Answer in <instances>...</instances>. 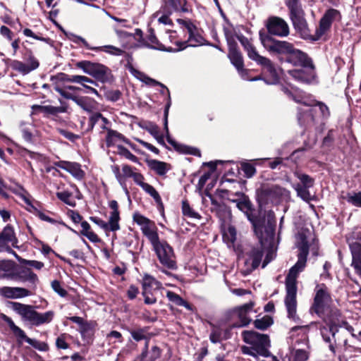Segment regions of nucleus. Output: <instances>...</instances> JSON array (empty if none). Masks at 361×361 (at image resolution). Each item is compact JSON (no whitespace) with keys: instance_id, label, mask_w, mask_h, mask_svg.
Returning <instances> with one entry per match:
<instances>
[{"instance_id":"c9c22d12","label":"nucleus","mask_w":361,"mask_h":361,"mask_svg":"<svg viewBox=\"0 0 361 361\" xmlns=\"http://www.w3.org/2000/svg\"><path fill=\"white\" fill-rule=\"evenodd\" d=\"M75 104L87 112L92 113L96 109L97 102L89 97L78 96L75 98Z\"/></svg>"},{"instance_id":"3c124183","label":"nucleus","mask_w":361,"mask_h":361,"mask_svg":"<svg viewBox=\"0 0 361 361\" xmlns=\"http://www.w3.org/2000/svg\"><path fill=\"white\" fill-rule=\"evenodd\" d=\"M94 50L99 51H104L106 53L110 54L111 55H115V56H121L123 53V51L122 49H121L118 47H116L114 46H112V45L94 47Z\"/></svg>"},{"instance_id":"423d86ee","label":"nucleus","mask_w":361,"mask_h":361,"mask_svg":"<svg viewBox=\"0 0 361 361\" xmlns=\"http://www.w3.org/2000/svg\"><path fill=\"white\" fill-rule=\"evenodd\" d=\"M285 4L288 8L290 19L294 28L303 39H309L310 32L300 0H285Z\"/></svg>"},{"instance_id":"bb28decb","label":"nucleus","mask_w":361,"mask_h":361,"mask_svg":"<svg viewBox=\"0 0 361 361\" xmlns=\"http://www.w3.org/2000/svg\"><path fill=\"white\" fill-rule=\"evenodd\" d=\"M64 80L66 82L80 84L87 90V92H90L97 96H99L98 91L95 88L87 85L90 84L93 85H97V83L94 80L87 76L78 75H66Z\"/></svg>"},{"instance_id":"58836bf2","label":"nucleus","mask_w":361,"mask_h":361,"mask_svg":"<svg viewBox=\"0 0 361 361\" xmlns=\"http://www.w3.org/2000/svg\"><path fill=\"white\" fill-rule=\"evenodd\" d=\"M32 109L35 111L44 113L45 114L56 115L59 113H63L66 111V108L62 106H54L51 105L47 106H32Z\"/></svg>"},{"instance_id":"dca6fc26","label":"nucleus","mask_w":361,"mask_h":361,"mask_svg":"<svg viewBox=\"0 0 361 361\" xmlns=\"http://www.w3.org/2000/svg\"><path fill=\"white\" fill-rule=\"evenodd\" d=\"M254 307L253 302H249L242 306L235 307L232 312V317L238 319V322L232 324V327H243L249 324L251 318L249 317L250 313L252 311Z\"/></svg>"},{"instance_id":"338daca9","label":"nucleus","mask_w":361,"mask_h":361,"mask_svg":"<svg viewBox=\"0 0 361 361\" xmlns=\"http://www.w3.org/2000/svg\"><path fill=\"white\" fill-rule=\"evenodd\" d=\"M241 169L245 173V176L247 178L252 177L256 173L255 166L249 163H243Z\"/></svg>"},{"instance_id":"7ed1b4c3","label":"nucleus","mask_w":361,"mask_h":361,"mask_svg":"<svg viewBox=\"0 0 361 361\" xmlns=\"http://www.w3.org/2000/svg\"><path fill=\"white\" fill-rule=\"evenodd\" d=\"M266 250V256L262 262V268H264L275 257L274 251L271 249L258 244L256 246H247L245 248L241 260L243 263L241 272L246 276L257 269L262 262V257Z\"/></svg>"},{"instance_id":"09e8293b","label":"nucleus","mask_w":361,"mask_h":361,"mask_svg":"<svg viewBox=\"0 0 361 361\" xmlns=\"http://www.w3.org/2000/svg\"><path fill=\"white\" fill-rule=\"evenodd\" d=\"M294 189L297 192V195L305 202L312 200V196L308 190L309 187L302 186L301 184L297 183L293 185Z\"/></svg>"},{"instance_id":"393cba45","label":"nucleus","mask_w":361,"mask_h":361,"mask_svg":"<svg viewBox=\"0 0 361 361\" xmlns=\"http://www.w3.org/2000/svg\"><path fill=\"white\" fill-rule=\"evenodd\" d=\"M29 290L21 287L4 286L0 288V295L8 299H19L31 295Z\"/></svg>"},{"instance_id":"bf43d9fd","label":"nucleus","mask_w":361,"mask_h":361,"mask_svg":"<svg viewBox=\"0 0 361 361\" xmlns=\"http://www.w3.org/2000/svg\"><path fill=\"white\" fill-rule=\"evenodd\" d=\"M291 354L292 361H307L308 359V354L307 351L303 349L293 350Z\"/></svg>"},{"instance_id":"f704fd0d","label":"nucleus","mask_w":361,"mask_h":361,"mask_svg":"<svg viewBox=\"0 0 361 361\" xmlns=\"http://www.w3.org/2000/svg\"><path fill=\"white\" fill-rule=\"evenodd\" d=\"M228 58L238 71L243 67V57L240 52L237 49V45L228 47Z\"/></svg>"},{"instance_id":"69168bd1","label":"nucleus","mask_w":361,"mask_h":361,"mask_svg":"<svg viewBox=\"0 0 361 361\" xmlns=\"http://www.w3.org/2000/svg\"><path fill=\"white\" fill-rule=\"evenodd\" d=\"M304 103L307 106H318L323 117L326 118V117H329L330 115V112H329L328 106L322 102L312 101L311 103H309V104H307L306 102H304Z\"/></svg>"},{"instance_id":"20e7f679","label":"nucleus","mask_w":361,"mask_h":361,"mask_svg":"<svg viewBox=\"0 0 361 361\" xmlns=\"http://www.w3.org/2000/svg\"><path fill=\"white\" fill-rule=\"evenodd\" d=\"M243 341L250 346H242L241 351L245 355L253 357L258 355L268 357L270 356L269 348L270 341L266 334H261L253 331H244L242 334Z\"/></svg>"},{"instance_id":"9b49d317","label":"nucleus","mask_w":361,"mask_h":361,"mask_svg":"<svg viewBox=\"0 0 361 361\" xmlns=\"http://www.w3.org/2000/svg\"><path fill=\"white\" fill-rule=\"evenodd\" d=\"M0 319L4 321L10 329L14 334V336L17 338L18 341L19 343H22L23 341L27 343L29 345L32 347L42 350L45 351L47 350V345L44 343H39V341L32 339L27 337L23 330H22L20 327L16 326L11 318L8 317L6 314L1 313L0 314Z\"/></svg>"},{"instance_id":"6e6552de","label":"nucleus","mask_w":361,"mask_h":361,"mask_svg":"<svg viewBox=\"0 0 361 361\" xmlns=\"http://www.w3.org/2000/svg\"><path fill=\"white\" fill-rule=\"evenodd\" d=\"M76 66L101 82H110L112 79L111 70L102 63L81 61L76 63Z\"/></svg>"},{"instance_id":"5701e85b","label":"nucleus","mask_w":361,"mask_h":361,"mask_svg":"<svg viewBox=\"0 0 361 361\" xmlns=\"http://www.w3.org/2000/svg\"><path fill=\"white\" fill-rule=\"evenodd\" d=\"M18 243L13 227L7 225L0 233V252H4L10 245L13 247H18Z\"/></svg>"},{"instance_id":"ea45409f","label":"nucleus","mask_w":361,"mask_h":361,"mask_svg":"<svg viewBox=\"0 0 361 361\" xmlns=\"http://www.w3.org/2000/svg\"><path fill=\"white\" fill-rule=\"evenodd\" d=\"M36 62L35 61L34 63H32V66H30V68H28L27 64L25 63H23L22 61L14 60L11 62V68L19 72L20 73L23 75H27L31 71L36 69Z\"/></svg>"},{"instance_id":"72a5a7b5","label":"nucleus","mask_w":361,"mask_h":361,"mask_svg":"<svg viewBox=\"0 0 361 361\" xmlns=\"http://www.w3.org/2000/svg\"><path fill=\"white\" fill-rule=\"evenodd\" d=\"M212 211L216 213L221 221H224L230 218L231 212L228 208L223 203L218 202L216 200L211 199Z\"/></svg>"},{"instance_id":"a878e982","label":"nucleus","mask_w":361,"mask_h":361,"mask_svg":"<svg viewBox=\"0 0 361 361\" xmlns=\"http://www.w3.org/2000/svg\"><path fill=\"white\" fill-rule=\"evenodd\" d=\"M11 279H16L22 282L27 281L33 286H36L39 281L38 277L30 268L22 267L20 269L16 270L11 275Z\"/></svg>"},{"instance_id":"f8f14e48","label":"nucleus","mask_w":361,"mask_h":361,"mask_svg":"<svg viewBox=\"0 0 361 361\" xmlns=\"http://www.w3.org/2000/svg\"><path fill=\"white\" fill-rule=\"evenodd\" d=\"M341 20L340 12L334 8L328 9L320 19L319 27L314 35H310V39L316 41L319 39L331 28L333 22Z\"/></svg>"},{"instance_id":"9d476101","label":"nucleus","mask_w":361,"mask_h":361,"mask_svg":"<svg viewBox=\"0 0 361 361\" xmlns=\"http://www.w3.org/2000/svg\"><path fill=\"white\" fill-rule=\"evenodd\" d=\"M159 262L169 269H176V257L172 247L159 238L152 244Z\"/></svg>"},{"instance_id":"8fccbe9b","label":"nucleus","mask_w":361,"mask_h":361,"mask_svg":"<svg viewBox=\"0 0 361 361\" xmlns=\"http://www.w3.org/2000/svg\"><path fill=\"white\" fill-rule=\"evenodd\" d=\"M345 200L353 206L361 207V192H348L345 196Z\"/></svg>"},{"instance_id":"4468645a","label":"nucleus","mask_w":361,"mask_h":361,"mask_svg":"<svg viewBox=\"0 0 361 361\" xmlns=\"http://www.w3.org/2000/svg\"><path fill=\"white\" fill-rule=\"evenodd\" d=\"M161 288V283L149 274H145L142 279V295L145 303L152 305L157 302L154 293Z\"/></svg>"},{"instance_id":"0eeeda50","label":"nucleus","mask_w":361,"mask_h":361,"mask_svg":"<svg viewBox=\"0 0 361 361\" xmlns=\"http://www.w3.org/2000/svg\"><path fill=\"white\" fill-rule=\"evenodd\" d=\"M252 224L259 239V244L265 247H269L273 243L276 224L274 213H267L266 225H262L259 221L256 219Z\"/></svg>"},{"instance_id":"ddd939ff","label":"nucleus","mask_w":361,"mask_h":361,"mask_svg":"<svg viewBox=\"0 0 361 361\" xmlns=\"http://www.w3.org/2000/svg\"><path fill=\"white\" fill-rule=\"evenodd\" d=\"M133 221L140 226L143 235L147 238L151 244L159 238L157 228L154 221L140 213H135L133 214Z\"/></svg>"},{"instance_id":"37998d69","label":"nucleus","mask_w":361,"mask_h":361,"mask_svg":"<svg viewBox=\"0 0 361 361\" xmlns=\"http://www.w3.org/2000/svg\"><path fill=\"white\" fill-rule=\"evenodd\" d=\"M81 227L82 230L80 231V233L82 235L87 238L89 240H90L92 243H98L100 241V239L98 237V235L91 231L90 225L87 221H82Z\"/></svg>"},{"instance_id":"39448f33","label":"nucleus","mask_w":361,"mask_h":361,"mask_svg":"<svg viewBox=\"0 0 361 361\" xmlns=\"http://www.w3.org/2000/svg\"><path fill=\"white\" fill-rule=\"evenodd\" d=\"M13 311L18 314L22 320L33 326H40L50 323L54 317L55 313L50 310L39 313L35 310V307L20 302H11Z\"/></svg>"},{"instance_id":"79ce46f5","label":"nucleus","mask_w":361,"mask_h":361,"mask_svg":"<svg viewBox=\"0 0 361 361\" xmlns=\"http://www.w3.org/2000/svg\"><path fill=\"white\" fill-rule=\"evenodd\" d=\"M149 166L159 176L165 175L170 169L166 163L158 160H151L149 162Z\"/></svg>"},{"instance_id":"412c9836","label":"nucleus","mask_w":361,"mask_h":361,"mask_svg":"<svg viewBox=\"0 0 361 361\" xmlns=\"http://www.w3.org/2000/svg\"><path fill=\"white\" fill-rule=\"evenodd\" d=\"M254 61L262 67L263 72L265 74L269 75V78L264 80L266 83L270 85L276 84L278 82L279 76L277 71L272 62L268 58L259 55Z\"/></svg>"},{"instance_id":"2f4dec72","label":"nucleus","mask_w":361,"mask_h":361,"mask_svg":"<svg viewBox=\"0 0 361 361\" xmlns=\"http://www.w3.org/2000/svg\"><path fill=\"white\" fill-rule=\"evenodd\" d=\"M329 327L321 328V334L324 341L326 343H329V350L334 353H336V350L333 343H331V337L335 336L336 329V325L334 323H329Z\"/></svg>"},{"instance_id":"c756f323","label":"nucleus","mask_w":361,"mask_h":361,"mask_svg":"<svg viewBox=\"0 0 361 361\" xmlns=\"http://www.w3.org/2000/svg\"><path fill=\"white\" fill-rule=\"evenodd\" d=\"M170 105H171V102H169L167 103L165 110H164V130L166 133V137L168 142L170 145H171L178 151H182L183 152L195 154V152H192L191 151L185 150V149L183 150V148H186V147L179 145L178 143H177L175 140H173L171 138V137L169 134V128H168V115H169V109Z\"/></svg>"},{"instance_id":"13d9d810","label":"nucleus","mask_w":361,"mask_h":361,"mask_svg":"<svg viewBox=\"0 0 361 361\" xmlns=\"http://www.w3.org/2000/svg\"><path fill=\"white\" fill-rule=\"evenodd\" d=\"M71 193L68 191H63V192H56V197L66 203V204L74 207L75 206V202L71 198Z\"/></svg>"},{"instance_id":"a19ab883","label":"nucleus","mask_w":361,"mask_h":361,"mask_svg":"<svg viewBox=\"0 0 361 361\" xmlns=\"http://www.w3.org/2000/svg\"><path fill=\"white\" fill-rule=\"evenodd\" d=\"M224 32L228 43V46L229 47L231 45H237L235 39H237V36H239L240 35L237 33L234 27L232 25L228 23L227 25H224Z\"/></svg>"},{"instance_id":"864d4df0","label":"nucleus","mask_w":361,"mask_h":361,"mask_svg":"<svg viewBox=\"0 0 361 361\" xmlns=\"http://www.w3.org/2000/svg\"><path fill=\"white\" fill-rule=\"evenodd\" d=\"M166 1L176 11L187 12L188 11L186 7V0H166Z\"/></svg>"},{"instance_id":"de8ad7c7","label":"nucleus","mask_w":361,"mask_h":361,"mask_svg":"<svg viewBox=\"0 0 361 361\" xmlns=\"http://www.w3.org/2000/svg\"><path fill=\"white\" fill-rule=\"evenodd\" d=\"M170 15H171V12H169V11L164 13V12L161 11V10H159V11H156L152 15V18H157L159 24H162L164 25H171L173 23H172L171 19L169 17Z\"/></svg>"},{"instance_id":"49530a36","label":"nucleus","mask_w":361,"mask_h":361,"mask_svg":"<svg viewBox=\"0 0 361 361\" xmlns=\"http://www.w3.org/2000/svg\"><path fill=\"white\" fill-rule=\"evenodd\" d=\"M13 267L14 264L11 260L0 261V278L6 277L11 279V275H12L11 271L13 270Z\"/></svg>"},{"instance_id":"cd10ccee","label":"nucleus","mask_w":361,"mask_h":361,"mask_svg":"<svg viewBox=\"0 0 361 361\" xmlns=\"http://www.w3.org/2000/svg\"><path fill=\"white\" fill-rule=\"evenodd\" d=\"M56 166L68 171L74 178L80 180L84 176L85 173L81 169L80 165L76 162H70L66 161H60L56 162Z\"/></svg>"},{"instance_id":"1a4fd4ad","label":"nucleus","mask_w":361,"mask_h":361,"mask_svg":"<svg viewBox=\"0 0 361 361\" xmlns=\"http://www.w3.org/2000/svg\"><path fill=\"white\" fill-rule=\"evenodd\" d=\"M290 198V192L279 185H264L257 190V199L262 204L269 202H278L288 200Z\"/></svg>"},{"instance_id":"f03ea898","label":"nucleus","mask_w":361,"mask_h":361,"mask_svg":"<svg viewBox=\"0 0 361 361\" xmlns=\"http://www.w3.org/2000/svg\"><path fill=\"white\" fill-rule=\"evenodd\" d=\"M259 39L262 46L271 54H283L286 56V61L294 66H310L313 63L307 54L295 49L293 45L286 41L274 39L268 34L259 32Z\"/></svg>"},{"instance_id":"c85d7f7f","label":"nucleus","mask_w":361,"mask_h":361,"mask_svg":"<svg viewBox=\"0 0 361 361\" xmlns=\"http://www.w3.org/2000/svg\"><path fill=\"white\" fill-rule=\"evenodd\" d=\"M308 325L296 326L293 327L290 331V338L295 340V343L307 345L308 342L307 332Z\"/></svg>"},{"instance_id":"a211bd4d","label":"nucleus","mask_w":361,"mask_h":361,"mask_svg":"<svg viewBox=\"0 0 361 361\" xmlns=\"http://www.w3.org/2000/svg\"><path fill=\"white\" fill-rule=\"evenodd\" d=\"M149 33L147 36V40L152 44V45L148 47L151 49H158L168 52H177L185 49V42L176 41L174 43L175 47H166L165 45H164L158 41L157 38L155 36L154 30L152 28L149 30Z\"/></svg>"},{"instance_id":"473e14b6","label":"nucleus","mask_w":361,"mask_h":361,"mask_svg":"<svg viewBox=\"0 0 361 361\" xmlns=\"http://www.w3.org/2000/svg\"><path fill=\"white\" fill-rule=\"evenodd\" d=\"M90 220L102 228L105 232L108 231H116L120 229L119 223L112 221V219L109 217V221L106 222L97 216L90 217Z\"/></svg>"},{"instance_id":"603ef678","label":"nucleus","mask_w":361,"mask_h":361,"mask_svg":"<svg viewBox=\"0 0 361 361\" xmlns=\"http://www.w3.org/2000/svg\"><path fill=\"white\" fill-rule=\"evenodd\" d=\"M160 349L157 346H153L150 351H143L142 353V357L143 359H146L147 360L154 361L160 357Z\"/></svg>"},{"instance_id":"f257e3e1","label":"nucleus","mask_w":361,"mask_h":361,"mask_svg":"<svg viewBox=\"0 0 361 361\" xmlns=\"http://www.w3.org/2000/svg\"><path fill=\"white\" fill-rule=\"evenodd\" d=\"M297 247L300 252L298 255L296 264L290 268L286 278V295L285 298V305L288 313V317L295 322L300 321L297 315V278L306 266L307 257L309 251L308 235L306 232L298 233L296 236Z\"/></svg>"},{"instance_id":"4be33fe9","label":"nucleus","mask_w":361,"mask_h":361,"mask_svg":"<svg viewBox=\"0 0 361 361\" xmlns=\"http://www.w3.org/2000/svg\"><path fill=\"white\" fill-rule=\"evenodd\" d=\"M317 288L312 309L318 315H321L330 299V296L326 287L324 284L317 286Z\"/></svg>"},{"instance_id":"f3484780","label":"nucleus","mask_w":361,"mask_h":361,"mask_svg":"<svg viewBox=\"0 0 361 361\" xmlns=\"http://www.w3.org/2000/svg\"><path fill=\"white\" fill-rule=\"evenodd\" d=\"M266 25L269 33L271 35L282 37L289 35L288 25L281 18L276 16L270 17L267 20Z\"/></svg>"},{"instance_id":"7c9ffc66","label":"nucleus","mask_w":361,"mask_h":361,"mask_svg":"<svg viewBox=\"0 0 361 361\" xmlns=\"http://www.w3.org/2000/svg\"><path fill=\"white\" fill-rule=\"evenodd\" d=\"M170 105H171V102H169L167 103L165 110H164V130L166 133V137L168 142L170 145H171L178 151H182L183 152L195 154V152H192L191 151L185 150V149L183 150V148H186V147L179 145L178 143H177L175 140H173L171 138V137L169 134V128H168V115H169V109Z\"/></svg>"},{"instance_id":"6e6d98bb","label":"nucleus","mask_w":361,"mask_h":361,"mask_svg":"<svg viewBox=\"0 0 361 361\" xmlns=\"http://www.w3.org/2000/svg\"><path fill=\"white\" fill-rule=\"evenodd\" d=\"M273 323L272 319L269 316H265L262 319H257L255 321V326L261 330H264L270 326Z\"/></svg>"},{"instance_id":"774afa93","label":"nucleus","mask_w":361,"mask_h":361,"mask_svg":"<svg viewBox=\"0 0 361 361\" xmlns=\"http://www.w3.org/2000/svg\"><path fill=\"white\" fill-rule=\"evenodd\" d=\"M224 238L225 240H227L231 243H234L236 240L235 228L233 226H229L227 231L224 233Z\"/></svg>"},{"instance_id":"4d7b16f0","label":"nucleus","mask_w":361,"mask_h":361,"mask_svg":"<svg viewBox=\"0 0 361 361\" xmlns=\"http://www.w3.org/2000/svg\"><path fill=\"white\" fill-rule=\"evenodd\" d=\"M109 206L112 209L109 217L112 219V221L119 223L120 216L118 202L116 200H111L109 202Z\"/></svg>"},{"instance_id":"680f3d73","label":"nucleus","mask_w":361,"mask_h":361,"mask_svg":"<svg viewBox=\"0 0 361 361\" xmlns=\"http://www.w3.org/2000/svg\"><path fill=\"white\" fill-rule=\"evenodd\" d=\"M147 329H138L136 330L130 331V334L133 338L136 341L147 339Z\"/></svg>"},{"instance_id":"4c0bfd02","label":"nucleus","mask_w":361,"mask_h":361,"mask_svg":"<svg viewBox=\"0 0 361 361\" xmlns=\"http://www.w3.org/2000/svg\"><path fill=\"white\" fill-rule=\"evenodd\" d=\"M298 121L300 124H307L312 125L314 123V117L313 116V109L307 108V109H298Z\"/></svg>"},{"instance_id":"6ab92c4d","label":"nucleus","mask_w":361,"mask_h":361,"mask_svg":"<svg viewBox=\"0 0 361 361\" xmlns=\"http://www.w3.org/2000/svg\"><path fill=\"white\" fill-rule=\"evenodd\" d=\"M356 235L360 242L353 241L351 237L348 238L347 240L353 257L352 266L355 269L356 273L361 276V234L356 233Z\"/></svg>"},{"instance_id":"0e129e2a","label":"nucleus","mask_w":361,"mask_h":361,"mask_svg":"<svg viewBox=\"0 0 361 361\" xmlns=\"http://www.w3.org/2000/svg\"><path fill=\"white\" fill-rule=\"evenodd\" d=\"M118 154H121V156L124 157L127 159L134 163L138 162V158L135 155L132 154L127 148L122 146H118Z\"/></svg>"},{"instance_id":"b1692460","label":"nucleus","mask_w":361,"mask_h":361,"mask_svg":"<svg viewBox=\"0 0 361 361\" xmlns=\"http://www.w3.org/2000/svg\"><path fill=\"white\" fill-rule=\"evenodd\" d=\"M236 199L229 198V200L236 203V207L242 211L247 217L248 220L252 223L255 219L250 214L252 204L249 198L242 192H236L234 195Z\"/></svg>"},{"instance_id":"2eb2a0df","label":"nucleus","mask_w":361,"mask_h":361,"mask_svg":"<svg viewBox=\"0 0 361 361\" xmlns=\"http://www.w3.org/2000/svg\"><path fill=\"white\" fill-rule=\"evenodd\" d=\"M288 73L295 80L303 83H312L316 79L315 67L313 63L310 66H303L299 68L288 71Z\"/></svg>"},{"instance_id":"e2e57ef3","label":"nucleus","mask_w":361,"mask_h":361,"mask_svg":"<svg viewBox=\"0 0 361 361\" xmlns=\"http://www.w3.org/2000/svg\"><path fill=\"white\" fill-rule=\"evenodd\" d=\"M141 188L150 196H152L156 202H159L161 200L160 195L158 192L155 190V188L148 183L142 184Z\"/></svg>"},{"instance_id":"052dcab7","label":"nucleus","mask_w":361,"mask_h":361,"mask_svg":"<svg viewBox=\"0 0 361 361\" xmlns=\"http://www.w3.org/2000/svg\"><path fill=\"white\" fill-rule=\"evenodd\" d=\"M182 210L183 214L185 216H187L190 218L193 219H200V215L195 212L189 205V204L187 202H183L182 204Z\"/></svg>"},{"instance_id":"aec40b11","label":"nucleus","mask_w":361,"mask_h":361,"mask_svg":"<svg viewBox=\"0 0 361 361\" xmlns=\"http://www.w3.org/2000/svg\"><path fill=\"white\" fill-rule=\"evenodd\" d=\"M178 22L185 27L189 35L188 41H185V48L188 46L197 47L204 44V38L198 33L197 27L190 21L178 19Z\"/></svg>"},{"instance_id":"a18cd8bd","label":"nucleus","mask_w":361,"mask_h":361,"mask_svg":"<svg viewBox=\"0 0 361 361\" xmlns=\"http://www.w3.org/2000/svg\"><path fill=\"white\" fill-rule=\"evenodd\" d=\"M166 297L168 299L173 302L175 305L178 306L185 307L188 310H192V306L185 300H184L182 298H180L178 294L168 290L166 293Z\"/></svg>"},{"instance_id":"e433bc0d","label":"nucleus","mask_w":361,"mask_h":361,"mask_svg":"<svg viewBox=\"0 0 361 361\" xmlns=\"http://www.w3.org/2000/svg\"><path fill=\"white\" fill-rule=\"evenodd\" d=\"M237 39L240 41L245 50L247 51L248 57L252 61L256 60L259 54L256 48L250 42L248 39L242 35L237 36Z\"/></svg>"},{"instance_id":"c03bdc74","label":"nucleus","mask_w":361,"mask_h":361,"mask_svg":"<svg viewBox=\"0 0 361 361\" xmlns=\"http://www.w3.org/2000/svg\"><path fill=\"white\" fill-rule=\"evenodd\" d=\"M130 71L135 77H136L137 79L142 81L143 82H145L147 85H152V86L160 85L161 87H165L159 82H157L155 80L147 76L144 73H141L139 71L135 70L133 68H130Z\"/></svg>"},{"instance_id":"5fc2aeb1","label":"nucleus","mask_w":361,"mask_h":361,"mask_svg":"<svg viewBox=\"0 0 361 361\" xmlns=\"http://www.w3.org/2000/svg\"><path fill=\"white\" fill-rule=\"evenodd\" d=\"M294 175L300 180L302 186L311 188L314 185V179L310 176L302 173L299 171H295Z\"/></svg>"}]
</instances>
